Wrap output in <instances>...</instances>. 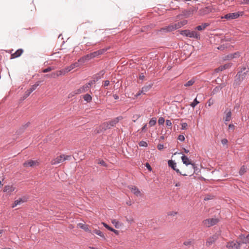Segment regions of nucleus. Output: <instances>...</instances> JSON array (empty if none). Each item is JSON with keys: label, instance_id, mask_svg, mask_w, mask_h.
<instances>
[{"label": "nucleus", "instance_id": "nucleus-1", "mask_svg": "<svg viewBox=\"0 0 249 249\" xmlns=\"http://www.w3.org/2000/svg\"><path fill=\"white\" fill-rule=\"evenodd\" d=\"M249 68L246 67H243L240 68L239 71L237 72L235 77L234 82L233 86L234 88L237 87L241 84V82L245 79L247 74L249 71Z\"/></svg>", "mask_w": 249, "mask_h": 249}, {"label": "nucleus", "instance_id": "nucleus-2", "mask_svg": "<svg viewBox=\"0 0 249 249\" xmlns=\"http://www.w3.org/2000/svg\"><path fill=\"white\" fill-rule=\"evenodd\" d=\"M180 34L183 36H185L190 38H193L197 39L200 38L199 34L195 31H191L189 30H184L180 31Z\"/></svg>", "mask_w": 249, "mask_h": 249}, {"label": "nucleus", "instance_id": "nucleus-3", "mask_svg": "<svg viewBox=\"0 0 249 249\" xmlns=\"http://www.w3.org/2000/svg\"><path fill=\"white\" fill-rule=\"evenodd\" d=\"M122 119V117L121 116L117 117L109 122L105 123L103 124V128L105 130L110 129L111 127H114L118 123L119 120Z\"/></svg>", "mask_w": 249, "mask_h": 249}, {"label": "nucleus", "instance_id": "nucleus-4", "mask_svg": "<svg viewBox=\"0 0 249 249\" xmlns=\"http://www.w3.org/2000/svg\"><path fill=\"white\" fill-rule=\"evenodd\" d=\"M71 159V156H65L64 155H61L52 160L51 163L52 165H56L63 162L65 160H70Z\"/></svg>", "mask_w": 249, "mask_h": 249}, {"label": "nucleus", "instance_id": "nucleus-5", "mask_svg": "<svg viewBox=\"0 0 249 249\" xmlns=\"http://www.w3.org/2000/svg\"><path fill=\"white\" fill-rule=\"evenodd\" d=\"M201 15H207L210 13H214L217 12V9L213 5H209L204 8H201L199 10Z\"/></svg>", "mask_w": 249, "mask_h": 249}, {"label": "nucleus", "instance_id": "nucleus-6", "mask_svg": "<svg viewBox=\"0 0 249 249\" xmlns=\"http://www.w3.org/2000/svg\"><path fill=\"white\" fill-rule=\"evenodd\" d=\"M89 90V88H88V86L86 85H84L80 88L75 89L74 91L71 93L69 95V97H72L76 94H79L85 92L86 91H88Z\"/></svg>", "mask_w": 249, "mask_h": 249}, {"label": "nucleus", "instance_id": "nucleus-7", "mask_svg": "<svg viewBox=\"0 0 249 249\" xmlns=\"http://www.w3.org/2000/svg\"><path fill=\"white\" fill-rule=\"evenodd\" d=\"M218 220L217 218H209L203 221V224L206 227H210L217 223Z\"/></svg>", "mask_w": 249, "mask_h": 249}, {"label": "nucleus", "instance_id": "nucleus-8", "mask_svg": "<svg viewBox=\"0 0 249 249\" xmlns=\"http://www.w3.org/2000/svg\"><path fill=\"white\" fill-rule=\"evenodd\" d=\"M241 243L237 241H231L227 243L226 247L229 249H239Z\"/></svg>", "mask_w": 249, "mask_h": 249}, {"label": "nucleus", "instance_id": "nucleus-9", "mask_svg": "<svg viewBox=\"0 0 249 249\" xmlns=\"http://www.w3.org/2000/svg\"><path fill=\"white\" fill-rule=\"evenodd\" d=\"M168 166L172 168L174 170H175L178 174H179L180 175H182L183 176H187L186 174H182L178 169L177 168V163L172 160H169L168 161Z\"/></svg>", "mask_w": 249, "mask_h": 249}, {"label": "nucleus", "instance_id": "nucleus-10", "mask_svg": "<svg viewBox=\"0 0 249 249\" xmlns=\"http://www.w3.org/2000/svg\"><path fill=\"white\" fill-rule=\"evenodd\" d=\"M243 12H236V13H229L225 15L224 17V18L227 19H236L238 18L240 16L242 15Z\"/></svg>", "mask_w": 249, "mask_h": 249}, {"label": "nucleus", "instance_id": "nucleus-11", "mask_svg": "<svg viewBox=\"0 0 249 249\" xmlns=\"http://www.w3.org/2000/svg\"><path fill=\"white\" fill-rule=\"evenodd\" d=\"M224 116L223 117V120L226 124V122H229L231 119V109L228 108H226L224 112Z\"/></svg>", "mask_w": 249, "mask_h": 249}, {"label": "nucleus", "instance_id": "nucleus-12", "mask_svg": "<svg viewBox=\"0 0 249 249\" xmlns=\"http://www.w3.org/2000/svg\"><path fill=\"white\" fill-rule=\"evenodd\" d=\"M218 238V235L217 234H214L212 236H210L207 239V241L206 243V246L207 247H210L215 242Z\"/></svg>", "mask_w": 249, "mask_h": 249}, {"label": "nucleus", "instance_id": "nucleus-13", "mask_svg": "<svg viewBox=\"0 0 249 249\" xmlns=\"http://www.w3.org/2000/svg\"><path fill=\"white\" fill-rule=\"evenodd\" d=\"M181 160L182 161L183 163V164H185L186 165L188 166L189 165H191L192 166L193 168L195 169L196 167V165L194 163H192L191 161L188 158L187 156L183 155L181 157Z\"/></svg>", "mask_w": 249, "mask_h": 249}, {"label": "nucleus", "instance_id": "nucleus-14", "mask_svg": "<svg viewBox=\"0 0 249 249\" xmlns=\"http://www.w3.org/2000/svg\"><path fill=\"white\" fill-rule=\"evenodd\" d=\"M175 30H176V29L174 26V24H171L169 25H168V26H166L164 28H162L160 30V31L163 32H169L174 31Z\"/></svg>", "mask_w": 249, "mask_h": 249}, {"label": "nucleus", "instance_id": "nucleus-15", "mask_svg": "<svg viewBox=\"0 0 249 249\" xmlns=\"http://www.w3.org/2000/svg\"><path fill=\"white\" fill-rule=\"evenodd\" d=\"M129 189L130 190L131 192L135 194L137 196H141V193L139 189L135 186H131L129 187Z\"/></svg>", "mask_w": 249, "mask_h": 249}, {"label": "nucleus", "instance_id": "nucleus-16", "mask_svg": "<svg viewBox=\"0 0 249 249\" xmlns=\"http://www.w3.org/2000/svg\"><path fill=\"white\" fill-rule=\"evenodd\" d=\"M92 58L91 57V56L90 55V54L89 53L79 58L78 60V62L79 64H83L86 61L90 60Z\"/></svg>", "mask_w": 249, "mask_h": 249}, {"label": "nucleus", "instance_id": "nucleus-17", "mask_svg": "<svg viewBox=\"0 0 249 249\" xmlns=\"http://www.w3.org/2000/svg\"><path fill=\"white\" fill-rule=\"evenodd\" d=\"M15 188L12 185H8L4 186L3 189V192L11 194L12 192L14 191Z\"/></svg>", "mask_w": 249, "mask_h": 249}, {"label": "nucleus", "instance_id": "nucleus-18", "mask_svg": "<svg viewBox=\"0 0 249 249\" xmlns=\"http://www.w3.org/2000/svg\"><path fill=\"white\" fill-rule=\"evenodd\" d=\"M239 238L241 240V243L248 244L249 243V234L245 236L244 234H241L239 235Z\"/></svg>", "mask_w": 249, "mask_h": 249}, {"label": "nucleus", "instance_id": "nucleus-19", "mask_svg": "<svg viewBox=\"0 0 249 249\" xmlns=\"http://www.w3.org/2000/svg\"><path fill=\"white\" fill-rule=\"evenodd\" d=\"M153 84L152 83L145 85L141 89V92H143V94H145L146 92L148 91L152 87Z\"/></svg>", "mask_w": 249, "mask_h": 249}, {"label": "nucleus", "instance_id": "nucleus-20", "mask_svg": "<svg viewBox=\"0 0 249 249\" xmlns=\"http://www.w3.org/2000/svg\"><path fill=\"white\" fill-rule=\"evenodd\" d=\"M27 201V199L26 197L24 198H20L18 199L15 201L14 205L12 206L13 208L16 207L18 205H20L21 204L26 202Z\"/></svg>", "mask_w": 249, "mask_h": 249}, {"label": "nucleus", "instance_id": "nucleus-21", "mask_svg": "<svg viewBox=\"0 0 249 249\" xmlns=\"http://www.w3.org/2000/svg\"><path fill=\"white\" fill-rule=\"evenodd\" d=\"M105 71L104 70L101 71L99 73H97L93 76V79H94L96 82L98 81L99 79L102 78L103 75L105 74Z\"/></svg>", "mask_w": 249, "mask_h": 249}, {"label": "nucleus", "instance_id": "nucleus-22", "mask_svg": "<svg viewBox=\"0 0 249 249\" xmlns=\"http://www.w3.org/2000/svg\"><path fill=\"white\" fill-rule=\"evenodd\" d=\"M38 163V162L37 161L35 160H28L27 161L23 163V165L26 167H33L35 165H36V164Z\"/></svg>", "mask_w": 249, "mask_h": 249}, {"label": "nucleus", "instance_id": "nucleus-23", "mask_svg": "<svg viewBox=\"0 0 249 249\" xmlns=\"http://www.w3.org/2000/svg\"><path fill=\"white\" fill-rule=\"evenodd\" d=\"M79 66V64L78 62H76L75 63L71 64L70 66L66 67L65 68L66 69V71H67L68 72L70 71L71 70H72V69H73L74 68H75L76 67H78Z\"/></svg>", "mask_w": 249, "mask_h": 249}, {"label": "nucleus", "instance_id": "nucleus-24", "mask_svg": "<svg viewBox=\"0 0 249 249\" xmlns=\"http://www.w3.org/2000/svg\"><path fill=\"white\" fill-rule=\"evenodd\" d=\"M209 25V24L208 23H204L200 25L197 26L196 27L195 30H198V31H202L204 30L207 27H208Z\"/></svg>", "mask_w": 249, "mask_h": 249}, {"label": "nucleus", "instance_id": "nucleus-25", "mask_svg": "<svg viewBox=\"0 0 249 249\" xmlns=\"http://www.w3.org/2000/svg\"><path fill=\"white\" fill-rule=\"evenodd\" d=\"M23 52V50L21 49H19L17 51H16L15 52V53L12 54V56L14 58L18 57L22 54Z\"/></svg>", "mask_w": 249, "mask_h": 249}, {"label": "nucleus", "instance_id": "nucleus-26", "mask_svg": "<svg viewBox=\"0 0 249 249\" xmlns=\"http://www.w3.org/2000/svg\"><path fill=\"white\" fill-rule=\"evenodd\" d=\"M93 233H95L98 235H99L100 237H102L103 239H105V237L103 233V232L99 230L95 229L93 230Z\"/></svg>", "mask_w": 249, "mask_h": 249}, {"label": "nucleus", "instance_id": "nucleus-27", "mask_svg": "<svg viewBox=\"0 0 249 249\" xmlns=\"http://www.w3.org/2000/svg\"><path fill=\"white\" fill-rule=\"evenodd\" d=\"M67 72H68L66 71V68H65L64 69H62L61 70H60V71H56V76H61V75H65Z\"/></svg>", "mask_w": 249, "mask_h": 249}, {"label": "nucleus", "instance_id": "nucleus-28", "mask_svg": "<svg viewBox=\"0 0 249 249\" xmlns=\"http://www.w3.org/2000/svg\"><path fill=\"white\" fill-rule=\"evenodd\" d=\"M196 80L195 78H192L190 80L187 82L185 84H184L185 87H190L192 86L195 82Z\"/></svg>", "mask_w": 249, "mask_h": 249}, {"label": "nucleus", "instance_id": "nucleus-29", "mask_svg": "<svg viewBox=\"0 0 249 249\" xmlns=\"http://www.w3.org/2000/svg\"><path fill=\"white\" fill-rule=\"evenodd\" d=\"M39 83L40 82L39 81H37V82L35 84L33 85L31 88L29 89L28 90L30 91V92H32L33 91H34L36 89V88L39 85Z\"/></svg>", "mask_w": 249, "mask_h": 249}, {"label": "nucleus", "instance_id": "nucleus-30", "mask_svg": "<svg viewBox=\"0 0 249 249\" xmlns=\"http://www.w3.org/2000/svg\"><path fill=\"white\" fill-rule=\"evenodd\" d=\"M83 98L84 100L87 102H90L92 100V97L91 95L88 93L84 96Z\"/></svg>", "mask_w": 249, "mask_h": 249}, {"label": "nucleus", "instance_id": "nucleus-31", "mask_svg": "<svg viewBox=\"0 0 249 249\" xmlns=\"http://www.w3.org/2000/svg\"><path fill=\"white\" fill-rule=\"evenodd\" d=\"M112 223L115 226L116 228H119L121 226L120 223L116 219L112 220Z\"/></svg>", "mask_w": 249, "mask_h": 249}, {"label": "nucleus", "instance_id": "nucleus-32", "mask_svg": "<svg viewBox=\"0 0 249 249\" xmlns=\"http://www.w3.org/2000/svg\"><path fill=\"white\" fill-rule=\"evenodd\" d=\"M220 90V88L218 86L215 87L211 92V95H214Z\"/></svg>", "mask_w": 249, "mask_h": 249}, {"label": "nucleus", "instance_id": "nucleus-33", "mask_svg": "<svg viewBox=\"0 0 249 249\" xmlns=\"http://www.w3.org/2000/svg\"><path fill=\"white\" fill-rule=\"evenodd\" d=\"M125 219H126V221L129 224H132V223L134 222V218L131 216H125Z\"/></svg>", "mask_w": 249, "mask_h": 249}, {"label": "nucleus", "instance_id": "nucleus-34", "mask_svg": "<svg viewBox=\"0 0 249 249\" xmlns=\"http://www.w3.org/2000/svg\"><path fill=\"white\" fill-rule=\"evenodd\" d=\"M157 120L156 118H152L149 122V124L150 126L155 125L156 124Z\"/></svg>", "mask_w": 249, "mask_h": 249}, {"label": "nucleus", "instance_id": "nucleus-35", "mask_svg": "<svg viewBox=\"0 0 249 249\" xmlns=\"http://www.w3.org/2000/svg\"><path fill=\"white\" fill-rule=\"evenodd\" d=\"M247 168L245 166H242L241 167V169L239 171V174L240 175H243L245 173L247 172Z\"/></svg>", "mask_w": 249, "mask_h": 249}, {"label": "nucleus", "instance_id": "nucleus-36", "mask_svg": "<svg viewBox=\"0 0 249 249\" xmlns=\"http://www.w3.org/2000/svg\"><path fill=\"white\" fill-rule=\"evenodd\" d=\"M199 103V102L197 100V97H196L193 101V102L190 104L191 107L194 108Z\"/></svg>", "mask_w": 249, "mask_h": 249}, {"label": "nucleus", "instance_id": "nucleus-37", "mask_svg": "<svg viewBox=\"0 0 249 249\" xmlns=\"http://www.w3.org/2000/svg\"><path fill=\"white\" fill-rule=\"evenodd\" d=\"M96 82V81L94 79H93L92 80L90 81L89 83H87L85 85L88 86V88H89V89L91 86L95 84Z\"/></svg>", "mask_w": 249, "mask_h": 249}, {"label": "nucleus", "instance_id": "nucleus-38", "mask_svg": "<svg viewBox=\"0 0 249 249\" xmlns=\"http://www.w3.org/2000/svg\"><path fill=\"white\" fill-rule=\"evenodd\" d=\"M89 54H90V55L91 56V58H93L96 56L100 55L98 54L97 51L94 52L93 53H90Z\"/></svg>", "mask_w": 249, "mask_h": 249}, {"label": "nucleus", "instance_id": "nucleus-39", "mask_svg": "<svg viewBox=\"0 0 249 249\" xmlns=\"http://www.w3.org/2000/svg\"><path fill=\"white\" fill-rule=\"evenodd\" d=\"M54 70V68L53 67H49L47 68L46 69H44L42 71V72H44V73H46V72H48L49 71H51L52 70Z\"/></svg>", "mask_w": 249, "mask_h": 249}, {"label": "nucleus", "instance_id": "nucleus-40", "mask_svg": "<svg viewBox=\"0 0 249 249\" xmlns=\"http://www.w3.org/2000/svg\"><path fill=\"white\" fill-rule=\"evenodd\" d=\"M98 163L104 167H107V164L103 160H99Z\"/></svg>", "mask_w": 249, "mask_h": 249}, {"label": "nucleus", "instance_id": "nucleus-41", "mask_svg": "<svg viewBox=\"0 0 249 249\" xmlns=\"http://www.w3.org/2000/svg\"><path fill=\"white\" fill-rule=\"evenodd\" d=\"M79 227H80L81 228H82V229H83L85 230L86 231H88L89 230V228H88V227H87V225H84L83 224L80 223V224H79Z\"/></svg>", "mask_w": 249, "mask_h": 249}, {"label": "nucleus", "instance_id": "nucleus-42", "mask_svg": "<svg viewBox=\"0 0 249 249\" xmlns=\"http://www.w3.org/2000/svg\"><path fill=\"white\" fill-rule=\"evenodd\" d=\"M174 26L176 30L182 27V24L180 23V22H178V23H174Z\"/></svg>", "mask_w": 249, "mask_h": 249}, {"label": "nucleus", "instance_id": "nucleus-43", "mask_svg": "<svg viewBox=\"0 0 249 249\" xmlns=\"http://www.w3.org/2000/svg\"><path fill=\"white\" fill-rule=\"evenodd\" d=\"M240 54L241 53L239 52H237L233 53H232V59L239 57L240 56Z\"/></svg>", "mask_w": 249, "mask_h": 249}, {"label": "nucleus", "instance_id": "nucleus-44", "mask_svg": "<svg viewBox=\"0 0 249 249\" xmlns=\"http://www.w3.org/2000/svg\"><path fill=\"white\" fill-rule=\"evenodd\" d=\"M139 146L142 147H146L147 146V143L146 142L142 141H141L139 143Z\"/></svg>", "mask_w": 249, "mask_h": 249}, {"label": "nucleus", "instance_id": "nucleus-45", "mask_svg": "<svg viewBox=\"0 0 249 249\" xmlns=\"http://www.w3.org/2000/svg\"><path fill=\"white\" fill-rule=\"evenodd\" d=\"M165 122V120L163 117H160L158 120V123L160 125L163 124Z\"/></svg>", "mask_w": 249, "mask_h": 249}, {"label": "nucleus", "instance_id": "nucleus-46", "mask_svg": "<svg viewBox=\"0 0 249 249\" xmlns=\"http://www.w3.org/2000/svg\"><path fill=\"white\" fill-rule=\"evenodd\" d=\"M31 93V92H30L28 89L27 91H26L23 96L24 99L27 98L30 95Z\"/></svg>", "mask_w": 249, "mask_h": 249}, {"label": "nucleus", "instance_id": "nucleus-47", "mask_svg": "<svg viewBox=\"0 0 249 249\" xmlns=\"http://www.w3.org/2000/svg\"><path fill=\"white\" fill-rule=\"evenodd\" d=\"M214 101L212 98H210L207 102V104L209 107L211 106L213 104Z\"/></svg>", "mask_w": 249, "mask_h": 249}, {"label": "nucleus", "instance_id": "nucleus-48", "mask_svg": "<svg viewBox=\"0 0 249 249\" xmlns=\"http://www.w3.org/2000/svg\"><path fill=\"white\" fill-rule=\"evenodd\" d=\"M107 50V49H102L97 51V52L99 55H101V54H103Z\"/></svg>", "mask_w": 249, "mask_h": 249}, {"label": "nucleus", "instance_id": "nucleus-49", "mask_svg": "<svg viewBox=\"0 0 249 249\" xmlns=\"http://www.w3.org/2000/svg\"><path fill=\"white\" fill-rule=\"evenodd\" d=\"M178 139L181 142H183L185 140V137L183 135H179Z\"/></svg>", "mask_w": 249, "mask_h": 249}, {"label": "nucleus", "instance_id": "nucleus-50", "mask_svg": "<svg viewBox=\"0 0 249 249\" xmlns=\"http://www.w3.org/2000/svg\"><path fill=\"white\" fill-rule=\"evenodd\" d=\"M235 128V126L233 124H230L228 126V129L229 131H233Z\"/></svg>", "mask_w": 249, "mask_h": 249}, {"label": "nucleus", "instance_id": "nucleus-51", "mask_svg": "<svg viewBox=\"0 0 249 249\" xmlns=\"http://www.w3.org/2000/svg\"><path fill=\"white\" fill-rule=\"evenodd\" d=\"M181 129L184 130L186 129L188 126V124L186 123H183L181 124Z\"/></svg>", "mask_w": 249, "mask_h": 249}, {"label": "nucleus", "instance_id": "nucleus-52", "mask_svg": "<svg viewBox=\"0 0 249 249\" xmlns=\"http://www.w3.org/2000/svg\"><path fill=\"white\" fill-rule=\"evenodd\" d=\"M224 69L222 66H221L220 67H218V68L216 69L215 70V72H218L219 71H222L224 70Z\"/></svg>", "mask_w": 249, "mask_h": 249}, {"label": "nucleus", "instance_id": "nucleus-53", "mask_svg": "<svg viewBox=\"0 0 249 249\" xmlns=\"http://www.w3.org/2000/svg\"><path fill=\"white\" fill-rule=\"evenodd\" d=\"M172 124L170 120H166V125L167 126H171L172 125Z\"/></svg>", "mask_w": 249, "mask_h": 249}, {"label": "nucleus", "instance_id": "nucleus-54", "mask_svg": "<svg viewBox=\"0 0 249 249\" xmlns=\"http://www.w3.org/2000/svg\"><path fill=\"white\" fill-rule=\"evenodd\" d=\"M147 124H145L143 126L142 128V131L143 132H145L147 131Z\"/></svg>", "mask_w": 249, "mask_h": 249}, {"label": "nucleus", "instance_id": "nucleus-55", "mask_svg": "<svg viewBox=\"0 0 249 249\" xmlns=\"http://www.w3.org/2000/svg\"><path fill=\"white\" fill-rule=\"evenodd\" d=\"M157 148L159 150H162L164 148V146L163 144L160 143L158 145Z\"/></svg>", "mask_w": 249, "mask_h": 249}, {"label": "nucleus", "instance_id": "nucleus-56", "mask_svg": "<svg viewBox=\"0 0 249 249\" xmlns=\"http://www.w3.org/2000/svg\"><path fill=\"white\" fill-rule=\"evenodd\" d=\"M177 214V213L176 212H170L168 213V215H171V216H175Z\"/></svg>", "mask_w": 249, "mask_h": 249}, {"label": "nucleus", "instance_id": "nucleus-57", "mask_svg": "<svg viewBox=\"0 0 249 249\" xmlns=\"http://www.w3.org/2000/svg\"><path fill=\"white\" fill-rule=\"evenodd\" d=\"M221 143L223 145L227 144L228 143V140L226 139H223L221 140Z\"/></svg>", "mask_w": 249, "mask_h": 249}, {"label": "nucleus", "instance_id": "nucleus-58", "mask_svg": "<svg viewBox=\"0 0 249 249\" xmlns=\"http://www.w3.org/2000/svg\"><path fill=\"white\" fill-rule=\"evenodd\" d=\"M145 167L147 168V169L149 171H151L152 170V168L150 166V165L148 163H145Z\"/></svg>", "mask_w": 249, "mask_h": 249}, {"label": "nucleus", "instance_id": "nucleus-59", "mask_svg": "<svg viewBox=\"0 0 249 249\" xmlns=\"http://www.w3.org/2000/svg\"><path fill=\"white\" fill-rule=\"evenodd\" d=\"M224 69V70L228 69V68L230 67L231 66V64H226L222 66Z\"/></svg>", "mask_w": 249, "mask_h": 249}, {"label": "nucleus", "instance_id": "nucleus-60", "mask_svg": "<svg viewBox=\"0 0 249 249\" xmlns=\"http://www.w3.org/2000/svg\"><path fill=\"white\" fill-rule=\"evenodd\" d=\"M191 241H185L184 242L183 244L185 245V246H189V245H190L191 244Z\"/></svg>", "mask_w": 249, "mask_h": 249}, {"label": "nucleus", "instance_id": "nucleus-61", "mask_svg": "<svg viewBox=\"0 0 249 249\" xmlns=\"http://www.w3.org/2000/svg\"><path fill=\"white\" fill-rule=\"evenodd\" d=\"M241 3L244 4H249V0H242Z\"/></svg>", "mask_w": 249, "mask_h": 249}, {"label": "nucleus", "instance_id": "nucleus-62", "mask_svg": "<svg viewBox=\"0 0 249 249\" xmlns=\"http://www.w3.org/2000/svg\"><path fill=\"white\" fill-rule=\"evenodd\" d=\"M103 224L104 225V226L108 230H110V228L111 227H109L107 224L106 223H103Z\"/></svg>", "mask_w": 249, "mask_h": 249}, {"label": "nucleus", "instance_id": "nucleus-63", "mask_svg": "<svg viewBox=\"0 0 249 249\" xmlns=\"http://www.w3.org/2000/svg\"><path fill=\"white\" fill-rule=\"evenodd\" d=\"M50 76L51 77H52V78H55L56 77V71L55 72H53L51 73V74L50 75Z\"/></svg>", "mask_w": 249, "mask_h": 249}, {"label": "nucleus", "instance_id": "nucleus-64", "mask_svg": "<svg viewBox=\"0 0 249 249\" xmlns=\"http://www.w3.org/2000/svg\"><path fill=\"white\" fill-rule=\"evenodd\" d=\"M144 75L143 73H141L140 74V75H139V79L142 80L144 79Z\"/></svg>", "mask_w": 249, "mask_h": 249}]
</instances>
